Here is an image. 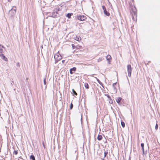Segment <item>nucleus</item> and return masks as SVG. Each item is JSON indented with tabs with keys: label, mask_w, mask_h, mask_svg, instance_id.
<instances>
[{
	"label": "nucleus",
	"mask_w": 160,
	"mask_h": 160,
	"mask_svg": "<svg viewBox=\"0 0 160 160\" xmlns=\"http://www.w3.org/2000/svg\"><path fill=\"white\" fill-rule=\"evenodd\" d=\"M117 83V82L116 83H114L113 84H112V87L114 89H116V87H115V85H116V84Z\"/></svg>",
	"instance_id": "23"
},
{
	"label": "nucleus",
	"mask_w": 160,
	"mask_h": 160,
	"mask_svg": "<svg viewBox=\"0 0 160 160\" xmlns=\"http://www.w3.org/2000/svg\"><path fill=\"white\" fill-rule=\"evenodd\" d=\"M48 16H49L50 17L53 18H55L56 17H57L56 14L54 11L52 12V13H50V15H48Z\"/></svg>",
	"instance_id": "7"
},
{
	"label": "nucleus",
	"mask_w": 160,
	"mask_h": 160,
	"mask_svg": "<svg viewBox=\"0 0 160 160\" xmlns=\"http://www.w3.org/2000/svg\"><path fill=\"white\" fill-rule=\"evenodd\" d=\"M14 84V82L13 81H12V82L11 83V85H13V84Z\"/></svg>",
	"instance_id": "31"
},
{
	"label": "nucleus",
	"mask_w": 160,
	"mask_h": 160,
	"mask_svg": "<svg viewBox=\"0 0 160 160\" xmlns=\"http://www.w3.org/2000/svg\"><path fill=\"white\" fill-rule=\"evenodd\" d=\"M102 139V135H99L98 136L97 139L98 140L100 141V140H101Z\"/></svg>",
	"instance_id": "12"
},
{
	"label": "nucleus",
	"mask_w": 160,
	"mask_h": 160,
	"mask_svg": "<svg viewBox=\"0 0 160 160\" xmlns=\"http://www.w3.org/2000/svg\"><path fill=\"white\" fill-rule=\"evenodd\" d=\"M77 19L79 20H81L82 21H83L85 20L86 18V17L84 16H77Z\"/></svg>",
	"instance_id": "6"
},
{
	"label": "nucleus",
	"mask_w": 160,
	"mask_h": 160,
	"mask_svg": "<svg viewBox=\"0 0 160 160\" xmlns=\"http://www.w3.org/2000/svg\"><path fill=\"white\" fill-rule=\"evenodd\" d=\"M141 146L142 147V149L143 151V154H145V152L144 149V144L143 143H141Z\"/></svg>",
	"instance_id": "9"
},
{
	"label": "nucleus",
	"mask_w": 160,
	"mask_h": 160,
	"mask_svg": "<svg viewBox=\"0 0 160 160\" xmlns=\"http://www.w3.org/2000/svg\"><path fill=\"white\" fill-rule=\"evenodd\" d=\"M0 56L2 59L4 60L5 61H7V58L3 54V50L1 48H0Z\"/></svg>",
	"instance_id": "3"
},
{
	"label": "nucleus",
	"mask_w": 160,
	"mask_h": 160,
	"mask_svg": "<svg viewBox=\"0 0 160 160\" xmlns=\"http://www.w3.org/2000/svg\"><path fill=\"white\" fill-rule=\"evenodd\" d=\"M96 78L98 82L99 83V84L101 85L102 86H103V84L102 83V82L99 80V79L97 78Z\"/></svg>",
	"instance_id": "17"
},
{
	"label": "nucleus",
	"mask_w": 160,
	"mask_h": 160,
	"mask_svg": "<svg viewBox=\"0 0 160 160\" xmlns=\"http://www.w3.org/2000/svg\"><path fill=\"white\" fill-rule=\"evenodd\" d=\"M2 47L3 48H5L3 46H2Z\"/></svg>",
	"instance_id": "33"
},
{
	"label": "nucleus",
	"mask_w": 160,
	"mask_h": 160,
	"mask_svg": "<svg viewBox=\"0 0 160 160\" xmlns=\"http://www.w3.org/2000/svg\"><path fill=\"white\" fill-rule=\"evenodd\" d=\"M108 154V151L107 150L105 151L104 152V158H105Z\"/></svg>",
	"instance_id": "19"
},
{
	"label": "nucleus",
	"mask_w": 160,
	"mask_h": 160,
	"mask_svg": "<svg viewBox=\"0 0 160 160\" xmlns=\"http://www.w3.org/2000/svg\"><path fill=\"white\" fill-rule=\"evenodd\" d=\"M65 60H63L62 61V62L63 63L64 62Z\"/></svg>",
	"instance_id": "32"
},
{
	"label": "nucleus",
	"mask_w": 160,
	"mask_h": 160,
	"mask_svg": "<svg viewBox=\"0 0 160 160\" xmlns=\"http://www.w3.org/2000/svg\"><path fill=\"white\" fill-rule=\"evenodd\" d=\"M75 39L77 41H79L80 40H81V38L79 36H76Z\"/></svg>",
	"instance_id": "15"
},
{
	"label": "nucleus",
	"mask_w": 160,
	"mask_h": 160,
	"mask_svg": "<svg viewBox=\"0 0 160 160\" xmlns=\"http://www.w3.org/2000/svg\"><path fill=\"white\" fill-rule=\"evenodd\" d=\"M72 48L73 49H74L75 48H76L74 44H72Z\"/></svg>",
	"instance_id": "27"
},
{
	"label": "nucleus",
	"mask_w": 160,
	"mask_h": 160,
	"mask_svg": "<svg viewBox=\"0 0 160 160\" xmlns=\"http://www.w3.org/2000/svg\"><path fill=\"white\" fill-rule=\"evenodd\" d=\"M76 68L75 67H73L72 68H71L70 70V74H72L73 73L72 71H75L76 70Z\"/></svg>",
	"instance_id": "8"
},
{
	"label": "nucleus",
	"mask_w": 160,
	"mask_h": 160,
	"mask_svg": "<svg viewBox=\"0 0 160 160\" xmlns=\"http://www.w3.org/2000/svg\"><path fill=\"white\" fill-rule=\"evenodd\" d=\"M54 58L55 60V63H57L59 61L61 60L62 59L61 56L60 54L59 53V52L54 55Z\"/></svg>",
	"instance_id": "1"
},
{
	"label": "nucleus",
	"mask_w": 160,
	"mask_h": 160,
	"mask_svg": "<svg viewBox=\"0 0 160 160\" xmlns=\"http://www.w3.org/2000/svg\"><path fill=\"white\" fill-rule=\"evenodd\" d=\"M84 86H85V88H87V89H88L89 88L88 85L87 83H85L84 84Z\"/></svg>",
	"instance_id": "18"
},
{
	"label": "nucleus",
	"mask_w": 160,
	"mask_h": 160,
	"mask_svg": "<svg viewBox=\"0 0 160 160\" xmlns=\"http://www.w3.org/2000/svg\"><path fill=\"white\" fill-rule=\"evenodd\" d=\"M102 8L103 10V12L104 14L107 16H109L110 15V13L108 12L107 11L105 7L104 6H102Z\"/></svg>",
	"instance_id": "5"
},
{
	"label": "nucleus",
	"mask_w": 160,
	"mask_h": 160,
	"mask_svg": "<svg viewBox=\"0 0 160 160\" xmlns=\"http://www.w3.org/2000/svg\"><path fill=\"white\" fill-rule=\"evenodd\" d=\"M105 95L108 98V99H109L110 100L111 99V98L110 97V96L109 95L106 94V95Z\"/></svg>",
	"instance_id": "24"
},
{
	"label": "nucleus",
	"mask_w": 160,
	"mask_h": 160,
	"mask_svg": "<svg viewBox=\"0 0 160 160\" xmlns=\"http://www.w3.org/2000/svg\"><path fill=\"white\" fill-rule=\"evenodd\" d=\"M59 11V8H58L55 9L54 10V11L55 12L56 14L58 13V11Z\"/></svg>",
	"instance_id": "16"
},
{
	"label": "nucleus",
	"mask_w": 160,
	"mask_h": 160,
	"mask_svg": "<svg viewBox=\"0 0 160 160\" xmlns=\"http://www.w3.org/2000/svg\"><path fill=\"white\" fill-rule=\"evenodd\" d=\"M73 107V105L72 103H71V104L70 106V109H72V108Z\"/></svg>",
	"instance_id": "26"
},
{
	"label": "nucleus",
	"mask_w": 160,
	"mask_h": 160,
	"mask_svg": "<svg viewBox=\"0 0 160 160\" xmlns=\"http://www.w3.org/2000/svg\"><path fill=\"white\" fill-rule=\"evenodd\" d=\"M16 65L17 67H19L20 66L19 63L18 62V63H17Z\"/></svg>",
	"instance_id": "30"
},
{
	"label": "nucleus",
	"mask_w": 160,
	"mask_h": 160,
	"mask_svg": "<svg viewBox=\"0 0 160 160\" xmlns=\"http://www.w3.org/2000/svg\"><path fill=\"white\" fill-rule=\"evenodd\" d=\"M30 158L32 160H35V157L33 155H31L30 156Z\"/></svg>",
	"instance_id": "14"
},
{
	"label": "nucleus",
	"mask_w": 160,
	"mask_h": 160,
	"mask_svg": "<svg viewBox=\"0 0 160 160\" xmlns=\"http://www.w3.org/2000/svg\"><path fill=\"white\" fill-rule=\"evenodd\" d=\"M74 39H76V37H74Z\"/></svg>",
	"instance_id": "35"
},
{
	"label": "nucleus",
	"mask_w": 160,
	"mask_h": 160,
	"mask_svg": "<svg viewBox=\"0 0 160 160\" xmlns=\"http://www.w3.org/2000/svg\"><path fill=\"white\" fill-rule=\"evenodd\" d=\"M18 151H14V152H13V154H15V155H17L18 154Z\"/></svg>",
	"instance_id": "25"
},
{
	"label": "nucleus",
	"mask_w": 160,
	"mask_h": 160,
	"mask_svg": "<svg viewBox=\"0 0 160 160\" xmlns=\"http://www.w3.org/2000/svg\"><path fill=\"white\" fill-rule=\"evenodd\" d=\"M12 0H8V1H9V2H10Z\"/></svg>",
	"instance_id": "34"
},
{
	"label": "nucleus",
	"mask_w": 160,
	"mask_h": 160,
	"mask_svg": "<svg viewBox=\"0 0 160 160\" xmlns=\"http://www.w3.org/2000/svg\"><path fill=\"white\" fill-rule=\"evenodd\" d=\"M121 99L122 98H118L116 99V101L117 103H119L120 101H121Z\"/></svg>",
	"instance_id": "11"
},
{
	"label": "nucleus",
	"mask_w": 160,
	"mask_h": 160,
	"mask_svg": "<svg viewBox=\"0 0 160 160\" xmlns=\"http://www.w3.org/2000/svg\"><path fill=\"white\" fill-rule=\"evenodd\" d=\"M46 79L45 78L44 80V84L46 85Z\"/></svg>",
	"instance_id": "29"
},
{
	"label": "nucleus",
	"mask_w": 160,
	"mask_h": 160,
	"mask_svg": "<svg viewBox=\"0 0 160 160\" xmlns=\"http://www.w3.org/2000/svg\"><path fill=\"white\" fill-rule=\"evenodd\" d=\"M106 58L107 60L108 61H110V60L111 59V57L110 55H108L106 57Z\"/></svg>",
	"instance_id": "10"
},
{
	"label": "nucleus",
	"mask_w": 160,
	"mask_h": 160,
	"mask_svg": "<svg viewBox=\"0 0 160 160\" xmlns=\"http://www.w3.org/2000/svg\"><path fill=\"white\" fill-rule=\"evenodd\" d=\"M103 59V58H99L98 59V62H100L102 61Z\"/></svg>",
	"instance_id": "22"
},
{
	"label": "nucleus",
	"mask_w": 160,
	"mask_h": 160,
	"mask_svg": "<svg viewBox=\"0 0 160 160\" xmlns=\"http://www.w3.org/2000/svg\"><path fill=\"white\" fill-rule=\"evenodd\" d=\"M158 126L157 123L156 124V126H155V129L157 130L158 129Z\"/></svg>",
	"instance_id": "28"
},
{
	"label": "nucleus",
	"mask_w": 160,
	"mask_h": 160,
	"mask_svg": "<svg viewBox=\"0 0 160 160\" xmlns=\"http://www.w3.org/2000/svg\"><path fill=\"white\" fill-rule=\"evenodd\" d=\"M121 124L122 127L124 128L125 127V124L124 122H121Z\"/></svg>",
	"instance_id": "21"
},
{
	"label": "nucleus",
	"mask_w": 160,
	"mask_h": 160,
	"mask_svg": "<svg viewBox=\"0 0 160 160\" xmlns=\"http://www.w3.org/2000/svg\"><path fill=\"white\" fill-rule=\"evenodd\" d=\"M16 12V8L14 6L9 11V14L11 16H13L15 15Z\"/></svg>",
	"instance_id": "2"
},
{
	"label": "nucleus",
	"mask_w": 160,
	"mask_h": 160,
	"mask_svg": "<svg viewBox=\"0 0 160 160\" xmlns=\"http://www.w3.org/2000/svg\"><path fill=\"white\" fill-rule=\"evenodd\" d=\"M127 68L128 73V76L129 77H130L131 75V72L132 68H131V65L130 64L128 65H127Z\"/></svg>",
	"instance_id": "4"
},
{
	"label": "nucleus",
	"mask_w": 160,
	"mask_h": 160,
	"mask_svg": "<svg viewBox=\"0 0 160 160\" xmlns=\"http://www.w3.org/2000/svg\"><path fill=\"white\" fill-rule=\"evenodd\" d=\"M18 160H19V159H18Z\"/></svg>",
	"instance_id": "36"
},
{
	"label": "nucleus",
	"mask_w": 160,
	"mask_h": 160,
	"mask_svg": "<svg viewBox=\"0 0 160 160\" xmlns=\"http://www.w3.org/2000/svg\"><path fill=\"white\" fill-rule=\"evenodd\" d=\"M72 92L73 94H74V95H75L77 96V93L74 89H72Z\"/></svg>",
	"instance_id": "20"
},
{
	"label": "nucleus",
	"mask_w": 160,
	"mask_h": 160,
	"mask_svg": "<svg viewBox=\"0 0 160 160\" xmlns=\"http://www.w3.org/2000/svg\"><path fill=\"white\" fill-rule=\"evenodd\" d=\"M73 15V14L72 13H68L67 14L66 16L68 17V18H71V16Z\"/></svg>",
	"instance_id": "13"
}]
</instances>
